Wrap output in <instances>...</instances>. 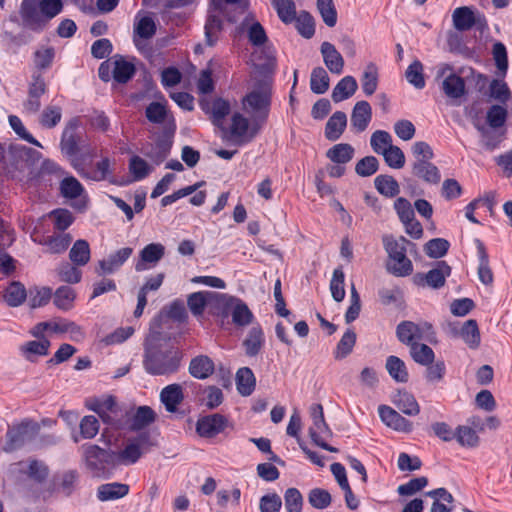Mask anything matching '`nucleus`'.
Listing matches in <instances>:
<instances>
[{"label":"nucleus","mask_w":512,"mask_h":512,"mask_svg":"<svg viewBox=\"0 0 512 512\" xmlns=\"http://www.w3.org/2000/svg\"><path fill=\"white\" fill-rule=\"evenodd\" d=\"M62 10V0H22L20 16L24 26L38 32L42 31Z\"/></svg>","instance_id":"1"},{"label":"nucleus","mask_w":512,"mask_h":512,"mask_svg":"<svg viewBox=\"0 0 512 512\" xmlns=\"http://www.w3.org/2000/svg\"><path fill=\"white\" fill-rule=\"evenodd\" d=\"M254 79L253 89L243 98V109L264 125L270 110L272 79L267 75Z\"/></svg>","instance_id":"2"},{"label":"nucleus","mask_w":512,"mask_h":512,"mask_svg":"<svg viewBox=\"0 0 512 512\" xmlns=\"http://www.w3.org/2000/svg\"><path fill=\"white\" fill-rule=\"evenodd\" d=\"M382 242L388 255L387 271L397 277L409 276L413 272V264L406 256V246L412 243L403 236L395 238L392 235H384Z\"/></svg>","instance_id":"3"},{"label":"nucleus","mask_w":512,"mask_h":512,"mask_svg":"<svg viewBox=\"0 0 512 512\" xmlns=\"http://www.w3.org/2000/svg\"><path fill=\"white\" fill-rule=\"evenodd\" d=\"M180 359V353L174 347L166 349L147 348L144 367L149 374L166 375L177 371Z\"/></svg>","instance_id":"4"},{"label":"nucleus","mask_w":512,"mask_h":512,"mask_svg":"<svg viewBox=\"0 0 512 512\" xmlns=\"http://www.w3.org/2000/svg\"><path fill=\"white\" fill-rule=\"evenodd\" d=\"M263 124L251 117V120L241 113H234L231 118V124L227 139L234 145L242 146L251 142L262 129Z\"/></svg>","instance_id":"5"},{"label":"nucleus","mask_w":512,"mask_h":512,"mask_svg":"<svg viewBox=\"0 0 512 512\" xmlns=\"http://www.w3.org/2000/svg\"><path fill=\"white\" fill-rule=\"evenodd\" d=\"M152 445L148 433H142L137 437L128 439L123 449L113 452L114 465H132L136 463Z\"/></svg>","instance_id":"6"},{"label":"nucleus","mask_w":512,"mask_h":512,"mask_svg":"<svg viewBox=\"0 0 512 512\" xmlns=\"http://www.w3.org/2000/svg\"><path fill=\"white\" fill-rule=\"evenodd\" d=\"M82 450L85 468L93 477H103L106 474V466L114 465L113 452L111 451L93 444L82 446Z\"/></svg>","instance_id":"7"},{"label":"nucleus","mask_w":512,"mask_h":512,"mask_svg":"<svg viewBox=\"0 0 512 512\" xmlns=\"http://www.w3.org/2000/svg\"><path fill=\"white\" fill-rule=\"evenodd\" d=\"M46 331L53 333H69L70 339L77 342L83 340L85 336L82 327L67 319H54L40 322L32 328L31 334L35 338H42Z\"/></svg>","instance_id":"8"},{"label":"nucleus","mask_w":512,"mask_h":512,"mask_svg":"<svg viewBox=\"0 0 512 512\" xmlns=\"http://www.w3.org/2000/svg\"><path fill=\"white\" fill-rule=\"evenodd\" d=\"M239 0H211V10L205 24V37L209 46H213L218 40L222 31V21L220 15L224 12L225 2L236 3Z\"/></svg>","instance_id":"9"},{"label":"nucleus","mask_w":512,"mask_h":512,"mask_svg":"<svg viewBox=\"0 0 512 512\" xmlns=\"http://www.w3.org/2000/svg\"><path fill=\"white\" fill-rule=\"evenodd\" d=\"M431 330L432 326L427 322L403 321L397 326L396 333L400 342L411 347L423 340Z\"/></svg>","instance_id":"10"},{"label":"nucleus","mask_w":512,"mask_h":512,"mask_svg":"<svg viewBox=\"0 0 512 512\" xmlns=\"http://www.w3.org/2000/svg\"><path fill=\"white\" fill-rule=\"evenodd\" d=\"M310 414L313 425L309 428V434L313 442L317 444V440H323L324 437H332V431L324 419L322 405L314 404L310 408Z\"/></svg>","instance_id":"11"},{"label":"nucleus","mask_w":512,"mask_h":512,"mask_svg":"<svg viewBox=\"0 0 512 512\" xmlns=\"http://www.w3.org/2000/svg\"><path fill=\"white\" fill-rule=\"evenodd\" d=\"M133 248L123 247L110 254L108 258L99 261L96 272L98 275L112 274L117 271L132 255Z\"/></svg>","instance_id":"12"},{"label":"nucleus","mask_w":512,"mask_h":512,"mask_svg":"<svg viewBox=\"0 0 512 512\" xmlns=\"http://www.w3.org/2000/svg\"><path fill=\"white\" fill-rule=\"evenodd\" d=\"M227 424V420L220 414H212L197 421L196 431L201 437L212 438L221 433Z\"/></svg>","instance_id":"13"},{"label":"nucleus","mask_w":512,"mask_h":512,"mask_svg":"<svg viewBox=\"0 0 512 512\" xmlns=\"http://www.w3.org/2000/svg\"><path fill=\"white\" fill-rule=\"evenodd\" d=\"M378 412L381 420L388 427L400 432H410L412 430V423L391 407L381 405Z\"/></svg>","instance_id":"14"},{"label":"nucleus","mask_w":512,"mask_h":512,"mask_svg":"<svg viewBox=\"0 0 512 512\" xmlns=\"http://www.w3.org/2000/svg\"><path fill=\"white\" fill-rule=\"evenodd\" d=\"M323 62L327 69L336 75H340L344 69V59L330 42H323L320 47Z\"/></svg>","instance_id":"15"},{"label":"nucleus","mask_w":512,"mask_h":512,"mask_svg":"<svg viewBox=\"0 0 512 512\" xmlns=\"http://www.w3.org/2000/svg\"><path fill=\"white\" fill-rule=\"evenodd\" d=\"M208 312L212 315L227 317L236 300L235 297L209 291Z\"/></svg>","instance_id":"16"},{"label":"nucleus","mask_w":512,"mask_h":512,"mask_svg":"<svg viewBox=\"0 0 512 512\" xmlns=\"http://www.w3.org/2000/svg\"><path fill=\"white\" fill-rule=\"evenodd\" d=\"M165 254V247L161 243H150L140 251V260L136 263V271L146 269V264H157Z\"/></svg>","instance_id":"17"},{"label":"nucleus","mask_w":512,"mask_h":512,"mask_svg":"<svg viewBox=\"0 0 512 512\" xmlns=\"http://www.w3.org/2000/svg\"><path fill=\"white\" fill-rule=\"evenodd\" d=\"M79 126V119H71L62 134L61 138V150L68 156H73L78 152V141L79 137L76 134V129Z\"/></svg>","instance_id":"18"},{"label":"nucleus","mask_w":512,"mask_h":512,"mask_svg":"<svg viewBox=\"0 0 512 512\" xmlns=\"http://www.w3.org/2000/svg\"><path fill=\"white\" fill-rule=\"evenodd\" d=\"M372 118V108L367 101H358L351 114V125L358 131H364Z\"/></svg>","instance_id":"19"},{"label":"nucleus","mask_w":512,"mask_h":512,"mask_svg":"<svg viewBox=\"0 0 512 512\" xmlns=\"http://www.w3.org/2000/svg\"><path fill=\"white\" fill-rule=\"evenodd\" d=\"M183 399V389L180 384H170L160 393V400L168 412H175Z\"/></svg>","instance_id":"20"},{"label":"nucleus","mask_w":512,"mask_h":512,"mask_svg":"<svg viewBox=\"0 0 512 512\" xmlns=\"http://www.w3.org/2000/svg\"><path fill=\"white\" fill-rule=\"evenodd\" d=\"M156 23L150 16L141 17L134 25V43L142 49V40L151 39L156 33Z\"/></svg>","instance_id":"21"},{"label":"nucleus","mask_w":512,"mask_h":512,"mask_svg":"<svg viewBox=\"0 0 512 512\" xmlns=\"http://www.w3.org/2000/svg\"><path fill=\"white\" fill-rule=\"evenodd\" d=\"M450 272V266L446 262L440 261L436 264L435 268L428 271L425 275H418L417 277L424 279L429 287L437 289L445 284V279L450 275Z\"/></svg>","instance_id":"22"},{"label":"nucleus","mask_w":512,"mask_h":512,"mask_svg":"<svg viewBox=\"0 0 512 512\" xmlns=\"http://www.w3.org/2000/svg\"><path fill=\"white\" fill-rule=\"evenodd\" d=\"M171 146L172 140L170 136L159 138L154 144L147 147L144 154L158 165L167 158Z\"/></svg>","instance_id":"23"},{"label":"nucleus","mask_w":512,"mask_h":512,"mask_svg":"<svg viewBox=\"0 0 512 512\" xmlns=\"http://www.w3.org/2000/svg\"><path fill=\"white\" fill-rule=\"evenodd\" d=\"M413 174L431 184H438L441 179L438 168L425 159H418L413 164Z\"/></svg>","instance_id":"24"},{"label":"nucleus","mask_w":512,"mask_h":512,"mask_svg":"<svg viewBox=\"0 0 512 512\" xmlns=\"http://www.w3.org/2000/svg\"><path fill=\"white\" fill-rule=\"evenodd\" d=\"M128 493L129 485L118 482L102 484L97 489V497L103 502L123 498Z\"/></svg>","instance_id":"25"},{"label":"nucleus","mask_w":512,"mask_h":512,"mask_svg":"<svg viewBox=\"0 0 512 512\" xmlns=\"http://www.w3.org/2000/svg\"><path fill=\"white\" fill-rule=\"evenodd\" d=\"M347 125V116L342 111L335 112L325 126V137L330 141L338 140Z\"/></svg>","instance_id":"26"},{"label":"nucleus","mask_w":512,"mask_h":512,"mask_svg":"<svg viewBox=\"0 0 512 512\" xmlns=\"http://www.w3.org/2000/svg\"><path fill=\"white\" fill-rule=\"evenodd\" d=\"M111 65L113 67V78L118 83L128 82L135 73L134 64L125 60L121 56H115L111 60Z\"/></svg>","instance_id":"27"},{"label":"nucleus","mask_w":512,"mask_h":512,"mask_svg":"<svg viewBox=\"0 0 512 512\" xmlns=\"http://www.w3.org/2000/svg\"><path fill=\"white\" fill-rule=\"evenodd\" d=\"M441 88L444 94L450 99H458L465 94V82L460 76L449 73L443 79Z\"/></svg>","instance_id":"28"},{"label":"nucleus","mask_w":512,"mask_h":512,"mask_svg":"<svg viewBox=\"0 0 512 512\" xmlns=\"http://www.w3.org/2000/svg\"><path fill=\"white\" fill-rule=\"evenodd\" d=\"M358 84L353 76H345L342 78L332 91V100L339 103L350 98L356 92Z\"/></svg>","instance_id":"29"},{"label":"nucleus","mask_w":512,"mask_h":512,"mask_svg":"<svg viewBox=\"0 0 512 512\" xmlns=\"http://www.w3.org/2000/svg\"><path fill=\"white\" fill-rule=\"evenodd\" d=\"M190 374L198 379H206L214 372V363L208 356H197L189 365Z\"/></svg>","instance_id":"30"},{"label":"nucleus","mask_w":512,"mask_h":512,"mask_svg":"<svg viewBox=\"0 0 512 512\" xmlns=\"http://www.w3.org/2000/svg\"><path fill=\"white\" fill-rule=\"evenodd\" d=\"M146 117L153 123H164L168 120L170 125V134L174 133L175 124L173 117H169L166 106L159 102H152L146 108Z\"/></svg>","instance_id":"31"},{"label":"nucleus","mask_w":512,"mask_h":512,"mask_svg":"<svg viewBox=\"0 0 512 512\" xmlns=\"http://www.w3.org/2000/svg\"><path fill=\"white\" fill-rule=\"evenodd\" d=\"M354 152L355 150L350 144L339 143L327 150L326 157L332 163L345 165L352 160Z\"/></svg>","instance_id":"32"},{"label":"nucleus","mask_w":512,"mask_h":512,"mask_svg":"<svg viewBox=\"0 0 512 512\" xmlns=\"http://www.w3.org/2000/svg\"><path fill=\"white\" fill-rule=\"evenodd\" d=\"M39 340L29 341L21 346L20 350L29 361H34L35 356H45L49 352L50 341L42 336Z\"/></svg>","instance_id":"33"},{"label":"nucleus","mask_w":512,"mask_h":512,"mask_svg":"<svg viewBox=\"0 0 512 512\" xmlns=\"http://www.w3.org/2000/svg\"><path fill=\"white\" fill-rule=\"evenodd\" d=\"M454 27L459 31H467L475 25V16L467 6L456 8L452 14Z\"/></svg>","instance_id":"34"},{"label":"nucleus","mask_w":512,"mask_h":512,"mask_svg":"<svg viewBox=\"0 0 512 512\" xmlns=\"http://www.w3.org/2000/svg\"><path fill=\"white\" fill-rule=\"evenodd\" d=\"M91 252L89 243L86 240H77L69 252L70 261L77 266H84L90 260Z\"/></svg>","instance_id":"35"},{"label":"nucleus","mask_w":512,"mask_h":512,"mask_svg":"<svg viewBox=\"0 0 512 512\" xmlns=\"http://www.w3.org/2000/svg\"><path fill=\"white\" fill-rule=\"evenodd\" d=\"M330 86V78L323 67H316L310 76V88L315 94H324Z\"/></svg>","instance_id":"36"},{"label":"nucleus","mask_w":512,"mask_h":512,"mask_svg":"<svg viewBox=\"0 0 512 512\" xmlns=\"http://www.w3.org/2000/svg\"><path fill=\"white\" fill-rule=\"evenodd\" d=\"M386 369L389 375L397 382L406 383L409 374L405 363L397 356H389L386 360Z\"/></svg>","instance_id":"37"},{"label":"nucleus","mask_w":512,"mask_h":512,"mask_svg":"<svg viewBox=\"0 0 512 512\" xmlns=\"http://www.w3.org/2000/svg\"><path fill=\"white\" fill-rule=\"evenodd\" d=\"M394 404L400 411L409 416L418 415L420 412L415 397L408 392H399L395 397Z\"/></svg>","instance_id":"38"},{"label":"nucleus","mask_w":512,"mask_h":512,"mask_svg":"<svg viewBox=\"0 0 512 512\" xmlns=\"http://www.w3.org/2000/svg\"><path fill=\"white\" fill-rule=\"evenodd\" d=\"M236 383L239 393L243 396H249L255 388V377L251 369L240 368L236 374Z\"/></svg>","instance_id":"39"},{"label":"nucleus","mask_w":512,"mask_h":512,"mask_svg":"<svg viewBox=\"0 0 512 512\" xmlns=\"http://www.w3.org/2000/svg\"><path fill=\"white\" fill-rule=\"evenodd\" d=\"M27 297L24 285L20 282H12L5 290L4 298L9 306L21 305Z\"/></svg>","instance_id":"40"},{"label":"nucleus","mask_w":512,"mask_h":512,"mask_svg":"<svg viewBox=\"0 0 512 512\" xmlns=\"http://www.w3.org/2000/svg\"><path fill=\"white\" fill-rule=\"evenodd\" d=\"M460 336L470 348H477L480 344V332L477 322L473 319L467 320L461 328Z\"/></svg>","instance_id":"41"},{"label":"nucleus","mask_w":512,"mask_h":512,"mask_svg":"<svg viewBox=\"0 0 512 512\" xmlns=\"http://www.w3.org/2000/svg\"><path fill=\"white\" fill-rule=\"evenodd\" d=\"M361 86L363 92L367 96H371L375 93L378 87V70L377 67L370 63L366 66L362 77H361Z\"/></svg>","instance_id":"42"},{"label":"nucleus","mask_w":512,"mask_h":512,"mask_svg":"<svg viewBox=\"0 0 512 512\" xmlns=\"http://www.w3.org/2000/svg\"><path fill=\"white\" fill-rule=\"evenodd\" d=\"M233 323L238 326H246L252 322L253 314L248 306L236 298L231 308Z\"/></svg>","instance_id":"43"},{"label":"nucleus","mask_w":512,"mask_h":512,"mask_svg":"<svg viewBox=\"0 0 512 512\" xmlns=\"http://www.w3.org/2000/svg\"><path fill=\"white\" fill-rule=\"evenodd\" d=\"M356 343V333L352 329H348L334 351V357L337 360L346 358L353 350Z\"/></svg>","instance_id":"44"},{"label":"nucleus","mask_w":512,"mask_h":512,"mask_svg":"<svg viewBox=\"0 0 512 512\" xmlns=\"http://www.w3.org/2000/svg\"><path fill=\"white\" fill-rule=\"evenodd\" d=\"M375 187L386 197H394L400 192L398 182L389 175H379L375 178Z\"/></svg>","instance_id":"45"},{"label":"nucleus","mask_w":512,"mask_h":512,"mask_svg":"<svg viewBox=\"0 0 512 512\" xmlns=\"http://www.w3.org/2000/svg\"><path fill=\"white\" fill-rule=\"evenodd\" d=\"M271 2L284 23H291L296 19V6L292 0H271Z\"/></svg>","instance_id":"46"},{"label":"nucleus","mask_w":512,"mask_h":512,"mask_svg":"<svg viewBox=\"0 0 512 512\" xmlns=\"http://www.w3.org/2000/svg\"><path fill=\"white\" fill-rule=\"evenodd\" d=\"M76 294L69 286L59 287L54 294V304L61 310H70L73 307Z\"/></svg>","instance_id":"47"},{"label":"nucleus","mask_w":512,"mask_h":512,"mask_svg":"<svg viewBox=\"0 0 512 512\" xmlns=\"http://www.w3.org/2000/svg\"><path fill=\"white\" fill-rule=\"evenodd\" d=\"M489 96L491 99L505 104L511 99V91L504 80L494 79L489 85Z\"/></svg>","instance_id":"48"},{"label":"nucleus","mask_w":512,"mask_h":512,"mask_svg":"<svg viewBox=\"0 0 512 512\" xmlns=\"http://www.w3.org/2000/svg\"><path fill=\"white\" fill-rule=\"evenodd\" d=\"M62 119V108L56 105H48L39 117V123L48 129L54 128Z\"/></svg>","instance_id":"49"},{"label":"nucleus","mask_w":512,"mask_h":512,"mask_svg":"<svg viewBox=\"0 0 512 512\" xmlns=\"http://www.w3.org/2000/svg\"><path fill=\"white\" fill-rule=\"evenodd\" d=\"M410 355L412 359L423 366H428L434 361V352L426 344L417 343L410 347Z\"/></svg>","instance_id":"50"},{"label":"nucleus","mask_w":512,"mask_h":512,"mask_svg":"<svg viewBox=\"0 0 512 512\" xmlns=\"http://www.w3.org/2000/svg\"><path fill=\"white\" fill-rule=\"evenodd\" d=\"M209 291L192 293L187 298V305L194 316H201L204 309H208Z\"/></svg>","instance_id":"51"},{"label":"nucleus","mask_w":512,"mask_h":512,"mask_svg":"<svg viewBox=\"0 0 512 512\" xmlns=\"http://www.w3.org/2000/svg\"><path fill=\"white\" fill-rule=\"evenodd\" d=\"M263 344V332L259 327H253L244 341L246 354L255 356L259 353Z\"/></svg>","instance_id":"52"},{"label":"nucleus","mask_w":512,"mask_h":512,"mask_svg":"<svg viewBox=\"0 0 512 512\" xmlns=\"http://www.w3.org/2000/svg\"><path fill=\"white\" fill-rule=\"evenodd\" d=\"M407 81L417 89H422L425 86V79L423 75V65L419 60H414L405 72Z\"/></svg>","instance_id":"53"},{"label":"nucleus","mask_w":512,"mask_h":512,"mask_svg":"<svg viewBox=\"0 0 512 512\" xmlns=\"http://www.w3.org/2000/svg\"><path fill=\"white\" fill-rule=\"evenodd\" d=\"M478 252L480 261L478 267L479 279L483 284L490 285L493 282V273L489 267L488 255L481 243L478 245Z\"/></svg>","instance_id":"54"},{"label":"nucleus","mask_w":512,"mask_h":512,"mask_svg":"<svg viewBox=\"0 0 512 512\" xmlns=\"http://www.w3.org/2000/svg\"><path fill=\"white\" fill-rule=\"evenodd\" d=\"M57 275L63 282L75 284L80 282L82 273L77 265L73 263L64 262L57 268Z\"/></svg>","instance_id":"55"},{"label":"nucleus","mask_w":512,"mask_h":512,"mask_svg":"<svg viewBox=\"0 0 512 512\" xmlns=\"http://www.w3.org/2000/svg\"><path fill=\"white\" fill-rule=\"evenodd\" d=\"M155 420L154 411L148 406H141L136 411L132 423L131 428L133 430H140L144 427L150 425Z\"/></svg>","instance_id":"56"},{"label":"nucleus","mask_w":512,"mask_h":512,"mask_svg":"<svg viewBox=\"0 0 512 512\" xmlns=\"http://www.w3.org/2000/svg\"><path fill=\"white\" fill-rule=\"evenodd\" d=\"M317 7L324 23L334 27L337 22V12L332 0H317Z\"/></svg>","instance_id":"57"},{"label":"nucleus","mask_w":512,"mask_h":512,"mask_svg":"<svg viewBox=\"0 0 512 512\" xmlns=\"http://www.w3.org/2000/svg\"><path fill=\"white\" fill-rule=\"evenodd\" d=\"M455 438L464 447H476L479 443L477 433L468 426H459L455 432Z\"/></svg>","instance_id":"58"},{"label":"nucleus","mask_w":512,"mask_h":512,"mask_svg":"<svg viewBox=\"0 0 512 512\" xmlns=\"http://www.w3.org/2000/svg\"><path fill=\"white\" fill-rule=\"evenodd\" d=\"M486 118L490 128H500L504 125L506 121L507 109L502 105H493L487 111Z\"/></svg>","instance_id":"59"},{"label":"nucleus","mask_w":512,"mask_h":512,"mask_svg":"<svg viewBox=\"0 0 512 512\" xmlns=\"http://www.w3.org/2000/svg\"><path fill=\"white\" fill-rule=\"evenodd\" d=\"M230 104L228 101L218 98L212 102L211 117L215 125L221 126L224 118L230 113Z\"/></svg>","instance_id":"60"},{"label":"nucleus","mask_w":512,"mask_h":512,"mask_svg":"<svg viewBox=\"0 0 512 512\" xmlns=\"http://www.w3.org/2000/svg\"><path fill=\"white\" fill-rule=\"evenodd\" d=\"M60 190L65 198L74 199L83 192V186L74 177H66L61 181Z\"/></svg>","instance_id":"61"},{"label":"nucleus","mask_w":512,"mask_h":512,"mask_svg":"<svg viewBox=\"0 0 512 512\" xmlns=\"http://www.w3.org/2000/svg\"><path fill=\"white\" fill-rule=\"evenodd\" d=\"M383 157L387 165L394 169H400L405 164V156L398 146H390L383 152Z\"/></svg>","instance_id":"62"},{"label":"nucleus","mask_w":512,"mask_h":512,"mask_svg":"<svg viewBox=\"0 0 512 512\" xmlns=\"http://www.w3.org/2000/svg\"><path fill=\"white\" fill-rule=\"evenodd\" d=\"M285 508L287 512H301L303 497L296 488H288L284 494Z\"/></svg>","instance_id":"63"},{"label":"nucleus","mask_w":512,"mask_h":512,"mask_svg":"<svg viewBox=\"0 0 512 512\" xmlns=\"http://www.w3.org/2000/svg\"><path fill=\"white\" fill-rule=\"evenodd\" d=\"M282 507V499L277 493H268L260 498V512H279Z\"/></svg>","instance_id":"64"}]
</instances>
